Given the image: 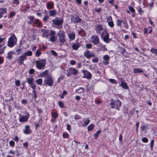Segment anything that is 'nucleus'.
Returning <instances> with one entry per match:
<instances>
[{"instance_id": "nucleus-1", "label": "nucleus", "mask_w": 157, "mask_h": 157, "mask_svg": "<svg viewBox=\"0 0 157 157\" xmlns=\"http://www.w3.org/2000/svg\"><path fill=\"white\" fill-rule=\"evenodd\" d=\"M33 55L32 51H29L23 53L21 56L19 57L16 60L17 63L19 65H22L24 61L27 59V56H31Z\"/></svg>"}, {"instance_id": "nucleus-2", "label": "nucleus", "mask_w": 157, "mask_h": 157, "mask_svg": "<svg viewBox=\"0 0 157 157\" xmlns=\"http://www.w3.org/2000/svg\"><path fill=\"white\" fill-rule=\"evenodd\" d=\"M52 25L55 26H52L54 27H56V28L58 29H60L62 28L63 24V20L62 18L56 17V19L52 20Z\"/></svg>"}, {"instance_id": "nucleus-3", "label": "nucleus", "mask_w": 157, "mask_h": 157, "mask_svg": "<svg viewBox=\"0 0 157 157\" xmlns=\"http://www.w3.org/2000/svg\"><path fill=\"white\" fill-rule=\"evenodd\" d=\"M36 64V67L39 70L44 69L45 67L46 64V60L45 59H39L38 60L35 61Z\"/></svg>"}, {"instance_id": "nucleus-4", "label": "nucleus", "mask_w": 157, "mask_h": 157, "mask_svg": "<svg viewBox=\"0 0 157 157\" xmlns=\"http://www.w3.org/2000/svg\"><path fill=\"white\" fill-rule=\"evenodd\" d=\"M121 102L119 99H116L114 100L113 99H111L110 105L111 107L113 108H116L118 110H119V108L121 106Z\"/></svg>"}, {"instance_id": "nucleus-5", "label": "nucleus", "mask_w": 157, "mask_h": 157, "mask_svg": "<svg viewBox=\"0 0 157 157\" xmlns=\"http://www.w3.org/2000/svg\"><path fill=\"white\" fill-rule=\"evenodd\" d=\"M109 34L106 30H103L101 35V38L106 43H109L111 41L112 39L109 38Z\"/></svg>"}, {"instance_id": "nucleus-6", "label": "nucleus", "mask_w": 157, "mask_h": 157, "mask_svg": "<svg viewBox=\"0 0 157 157\" xmlns=\"http://www.w3.org/2000/svg\"><path fill=\"white\" fill-rule=\"evenodd\" d=\"M54 81L51 75H49L46 76L44 81L43 86H48L50 87L53 86Z\"/></svg>"}, {"instance_id": "nucleus-7", "label": "nucleus", "mask_w": 157, "mask_h": 157, "mask_svg": "<svg viewBox=\"0 0 157 157\" xmlns=\"http://www.w3.org/2000/svg\"><path fill=\"white\" fill-rule=\"evenodd\" d=\"M17 38L14 34H13L8 40L7 45L10 48L13 47L17 44Z\"/></svg>"}, {"instance_id": "nucleus-8", "label": "nucleus", "mask_w": 157, "mask_h": 157, "mask_svg": "<svg viewBox=\"0 0 157 157\" xmlns=\"http://www.w3.org/2000/svg\"><path fill=\"white\" fill-rule=\"evenodd\" d=\"M57 35L59 37V40L61 43H63L66 41L65 33L63 30H59L57 32Z\"/></svg>"}, {"instance_id": "nucleus-9", "label": "nucleus", "mask_w": 157, "mask_h": 157, "mask_svg": "<svg viewBox=\"0 0 157 157\" xmlns=\"http://www.w3.org/2000/svg\"><path fill=\"white\" fill-rule=\"evenodd\" d=\"M50 38L49 40L52 42H55L57 39V36L56 35V31L51 30L50 31Z\"/></svg>"}, {"instance_id": "nucleus-10", "label": "nucleus", "mask_w": 157, "mask_h": 157, "mask_svg": "<svg viewBox=\"0 0 157 157\" xmlns=\"http://www.w3.org/2000/svg\"><path fill=\"white\" fill-rule=\"evenodd\" d=\"M82 19L77 14L72 15L71 16V21L74 23H76L80 22Z\"/></svg>"}, {"instance_id": "nucleus-11", "label": "nucleus", "mask_w": 157, "mask_h": 157, "mask_svg": "<svg viewBox=\"0 0 157 157\" xmlns=\"http://www.w3.org/2000/svg\"><path fill=\"white\" fill-rule=\"evenodd\" d=\"M27 82L33 90H36V85L33 83L34 78H27Z\"/></svg>"}, {"instance_id": "nucleus-12", "label": "nucleus", "mask_w": 157, "mask_h": 157, "mask_svg": "<svg viewBox=\"0 0 157 157\" xmlns=\"http://www.w3.org/2000/svg\"><path fill=\"white\" fill-rule=\"evenodd\" d=\"M90 41L94 44L96 45L99 44L100 40L97 35H93L91 37Z\"/></svg>"}, {"instance_id": "nucleus-13", "label": "nucleus", "mask_w": 157, "mask_h": 157, "mask_svg": "<svg viewBox=\"0 0 157 157\" xmlns=\"http://www.w3.org/2000/svg\"><path fill=\"white\" fill-rule=\"evenodd\" d=\"M95 30L97 34H99L101 35L102 31L105 30L103 29L102 25L98 24L95 26Z\"/></svg>"}, {"instance_id": "nucleus-14", "label": "nucleus", "mask_w": 157, "mask_h": 157, "mask_svg": "<svg viewBox=\"0 0 157 157\" xmlns=\"http://www.w3.org/2000/svg\"><path fill=\"white\" fill-rule=\"evenodd\" d=\"M84 56L87 59H89L91 57H94L95 56V53L91 52L89 50H86L84 53Z\"/></svg>"}, {"instance_id": "nucleus-15", "label": "nucleus", "mask_w": 157, "mask_h": 157, "mask_svg": "<svg viewBox=\"0 0 157 157\" xmlns=\"http://www.w3.org/2000/svg\"><path fill=\"white\" fill-rule=\"evenodd\" d=\"M29 117V113H28L26 116H20V118H19V122H26L28 121Z\"/></svg>"}, {"instance_id": "nucleus-16", "label": "nucleus", "mask_w": 157, "mask_h": 157, "mask_svg": "<svg viewBox=\"0 0 157 157\" xmlns=\"http://www.w3.org/2000/svg\"><path fill=\"white\" fill-rule=\"evenodd\" d=\"M82 72L84 75V76L83 77L84 78H86L88 79H90L92 78V76L91 73L89 71L85 70L83 71Z\"/></svg>"}, {"instance_id": "nucleus-17", "label": "nucleus", "mask_w": 157, "mask_h": 157, "mask_svg": "<svg viewBox=\"0 0 157 157\" xmlns=\"http://www.w3.org/2000/svg\"><path fill=\"white\" fill-rule=\"evenodd\" d=\"M32 132L31 130L30 129V126L28 125L25 126V128L23 131V132L26 135L30 134Z\"/></svg>"}, {"instance_id": "nucleus-18", "label": "nucleus", "mask_w": 157, "mask_h": 157, "mask_svg": "<svg viewBox=\"0 0 157 157\" xmlns=\"http://www.w3.org/2000/svg\"><path fill=\"white\" fill-rule=\"evenodd\" d=\"M70 73L74 75H76L78 73V71L73 67H71L68 70Z\"/></svg>"}, {"instance_id": "nucleus-19", "label": "nucleus", "mask_w": 157, "mask_h": 157, "mask_svg": "<svg viewBox=\"0 0 157 157\" xmlns=\"http://www.w3.org/2000/svg\"><path fill=\"white\" fill-rule=\"evenodd\" d=\"M41 32L42 33V36L43 37H45L47 39H48V30L44 29H41Z\"/></svg>"}, {"instance_id": "nucleus-20", "label": "nucleus", "mask_w": 157, "mask_h": 157, "mask_svg": "<svg viewBox=\"0 0 157 157\" xmlns=\"http://www.w3.org/2000/svg\"><path fill=\"white\" fill-rule=\"evenodd\" d=\"M81 46V44L78 43H72L71 47L74 50H77Z\"/></svg>"}, {"instance_id": "nucleus-21", "label": "nucleus", "mask_w": 157, "mask_h": 157, "mask_svg": "<svg viewBox=\"0 0 157 157\" xmlns=\"http://www.w3.org/2000/svg\"><path fill=\"white\" fill-rule=\"evenodd\" d=\"M103 59L104 61L103 62V63L105 65H107L109 63V57L108 55H105L103 56Z\"/></svg>"}, {"instance_id": "nucleus-22", "label": "nucleus", "mask_w": 157, "mask_h": 157, "mask_svg": "<svg viewBox=\"0 0 157 157\" xmlns=\"http://www.w3.org/2000/svg\"><path fill=\"white\" fill-rule=\"evenodd\" d=\"M69 41H71L74 40L75 38V34L74 32H71L67 34Z\"/></svg>"}, {"instance_id": "nucleus-23", "label": "nucleus", "mask_w": 157, "mask_h": 157, "mask_svg": "<svg viewBox=\"0 0 157 157\" xmlns=\"http://www.w3.org/2000/svg\"><path fill=\"white\" fill-rule=\"evenodd\" d=\"M28 18L29 21H28L27 23L29 25H32L33 22L35 20V17L33 16H28Z\"/></svg>"}, {"instance_id": "nucleus-24", "label": "nucleus", "mask_w": 157, "mask_h": 157, "mask_svg": "<svg viewBox=\"0 0 157 157\" xmlns=\"http://www.w3.org/2000/svg\"><path fill=\"white\" fill-rule=\"evenodd\" d=\"M7 13L6 9L5 8L0 9V19L3 17V15Z\"/></svg>"}, {"instance_id": "nucleus-25", "label": "nucleus", "mask_w": 157, "mask_h": 157, "mask_svg": "<svg viewBox=\"0 0 157 157\" xmlns=\"http://www.w3.org/2000/svg\"><path fill=\"white\" fill-rule=\"evenodd\" d=\"M120 86L124 89H127L129 88L127 86V84L126 82H123L122 81H121V83L120 84Z\"/></svg>"}, {"instance_id": "nucleus-26", "label": "nucleus", "mask_w": 157, "mask_h": 157, "mask_svg": "<svg viewBox=\"0 0 157 157\" xmlns=\"http://www.w3.org/2000/svg\"><path fill=\"white\" fill-rule=\"evenodd\" d=\"M34 23L37 25L36 27H39L42 25V23L40 20L38 19L35 20L34 21Z\"/></svg>"}, {"instance_id": "nucleus-27", "label": "nucleus", "mask_w": 157, "mask_h": 157, "mask_svg": "<svg viewBox=\"0 0 157 157\" xmlns=\"http://www.w3.org/2000/svg\"><path fill=\"white\" fill-rule=\"evenodd\" d=\"M46 6L48 10H50L54 8L53 3L50 2H48L46 4Z\"/></svg>"}, {"instance_id": "nucleus-28", "label": "nucleus", "mask_w": 157, "mask_h": 157, "mask_svg": "<svg viewBox=\"0 0 157 157\" xmlns=\"http://www.w3.org/2000/svg\"><path fill=\"white\" fill-rule=\"evenodd\" d=\"M49 73V71L48 70L45 71H44L41 73L40 74V76L42 77H46L48 76V74Z\"/></svg>"}, {"instance_id": "nucleus-29", "label": "nucleus", "mask_w": 157, "mask_h": 157, "mask_svg": "<svg viewBox=\"0 0 157 157\" xmlns=\"http://www.w3.org/2000/svg\"><path fill=\"white\" fill-rule=\"evenodd\" d=\"M75 91L78 94H81V93H83L84 92V88L80 87L79 88L75 90Z\"/></svg>"}, {"instance_id": "nucleus-30", "label": "nucleus", "mask_w": 157, "mask_h": 157, "mask_svg": "<svg viewBox=\"0 0 157 157\" xmlns=\"http://www.w3.org/2000/svg\"><path fill=\"white\" fill-rule=\"evenodd\" d=\"M49 12L50 16L51 17L54 16L56 14V11L55 10H50Z\"/></svg>"}, {"instance_id": "nucleus-31", "label": "nucleus", "mask_w": 157, "mask_h": 157, "mask_svg": "<svg viewBox=\"0 0 157 157\" xmlns=\"http://www.w3.org/2000/svg\"><path fill=\"white\" fill-rule=\"evenodd\" d=\"M90 120L88 118L85 121L84 123L82 124V127H86L89 123L90 122Z\"/></svg>"}, {"instance_id": "nucleus-32", "label": "nucleus", "mask_w": 157, "mask_h": 157, "mask_svg": "<svg viewBox=\"0 0 157 157\" xmlns=\"http://www.w3.org/2000/svg\"><path fill=\"white\" fill-rule=\"evenodd\" d=\"M141 129L144 132H146L148 128V127L147 125H144L141 126L140 127Z\"/></svg>"}, {"instance_id": "nucleus-33", "label": "nucleus", "mask_w": 157, "mask_h": 157, "mask_svg": "<svg viewBox=\"0 0 157 157\" xmlns=\"http://www.w3.org/2000/svg\"><path fill=\"white\" fill-rule=\"evenodd\" d=\"M133 71L135 73H143L144 72L142 70L138 68H134L133 69Z\"/></svg>"}, {"instance_id": "nucleus-34", "label": "nucleus", "mask_w": 157, "mask_h": 157, "mask_svg": "<svg viewBox=\"0 0 157 157\" xmlns=\"http://www.w3.org/2000/svg\"><path fill=\"white\" fill-rule=\"evenodd\" d=\"M99 45L100 47V50L103 51H105L107 50V48L105 47V46L102 44L101 43H99Z\"/></svg>"}, {"instance_id": "nucleus-35", "label": "nucleus", "mask_w": 157, "mask_h": 157, "mask_svg": "<svg viewBox=\"0 0 157 157\" xmlns=\"http://www.w3.org/2000/svg\"><path fill=\"white\" fill-rule=\"evenodd\" d=\"M36 83L40 85H42L43 82V80L41 78H39L36 80Z\"/></svg>"}, {"instance_id": "nucleus-36", "label": "nucleus", "mask_w": 157, "mask_h": 157, "mask_svg": "<svg viewBox=\"0 0 157 157\" xmlns=\"http://www.w3.org/2000/svg\"><path fill=\"white\" fill-rule=\"evenodd\" d=\"M101 131L100 130H99L94 134V136L95 139H96L98 137L99 134L101 133Z\"/></svg>"}, {"instance_id": "nucleus-37", "label": "nucleus", "mask_w": 157, "mask_h": 157, "mask_svg": "<svg viewBox=\"0 0 157 157\" xmlns=\"http://www.w3.org/2000/svg\"><path fill=\"white\" fill-rule=\"evenodd\" d=\"M122 22L124 28L126 29H128V25L127 23L126 20V19H124L122 21Z\"/></svg>"}, {"instance_id": "nucleus-38", "label": "nucleus", "mask_w": 157, "mask_h": 157, "mask_svg": "<svg viewBox=\"0 0 157 157\" xmlns=\"http://www.w3.org/2000/svg\"><path fill=\"white\" fill-rule=\"evenodd\" d=\"M150 51L153 54L155 53L156 56H157V49L156 48H152L150 49Z\"/></svg>"}, {"instance_id": "nucleus-39", "label": "nucleus", "mask_w": 157, "mask_h": 157, "mask_svg": "<svg viewBox=\"0 0 157 157\" xmlns=\"http://www.w3.org/2000/svg\"><path fill=\"white\" fill-rule=\"evenodd\" d=\"M94 125L93 124H90L88 126L87 129L89 131H91L93 129L94 127Z\"/></svg>"}, {"instance_id": "nucleus-40", "label": "nucleus", "mask_w": 157, "mask_h": 157, "mask_svg": "<svg viewBox=\"0 0 157 157\" xmlns=\"http://www.w3.org/2000/svg\"><path fill=\"white\" fill-rule=\"evenodd\" d=\"M41 54V51L39 49H37L36 52V56L37 57L39 56Z\"/></svg>"}, {"instance_id": "nucleus-41", "label": "nucleus", "mask_w": 157, "mask_h": 157, "mask_svg": "<svg viewBox=\"0 0 157 157\" xmlns=\"http://www.w3.org/2000/svg\"><path fill=\"white\" fill-rule=\"evenodd\" d=\"M49 18V16H48L47 15H45L44 17L43 18V21H44L46 22L47 21L48 19Z\"/></svg>"}, {"instance_id": "nucleus-42", "label": "nucleus", "mask_w": 157, "mask_h": 157, "mask_svg": "<svg viewBox=\"0 0 157 157\" xmlns=\"http://www.w3.org/2000/svg\"><path fill=\"white\" fill-rule=\"evenodd\" d=\"M11 52H8L7 54V56H6L7 58L9 60L11 59L13 57L12 55L10 54Z\"/></svg>"}, {"instance_id": "nucleus-43", "label": "nucleus", "mask_w": 157, "mask_h": 157, "mask_svg": "<svg viewBox=\"0 0 157 157\" xmlns=\"http://www.w3.org/2000/svg\"><path fill=\"white\" fill-rule=\"evenodd\" d=\"M52 117L54 118H56L58 116V114L55 112H53L52 114Z\"/></svg>"}, {"instance_id": "nucleus-44", "label": "nucleus", "mask_w": 157, "mask_h": 157, "mask_svg": "<svg viewBox=\"0 0 157 157\" xmlns=\"http://www.w3.org/2000/svg\"><path fill=\"white\" fill-rule=\"evenodd\" d=\"M35 90H33L32 91V94L33 96L34 99H36L37 98V95L36 92Z\"/></svg>"}, {"instance_id": "nucleus-45", "label": "nucleus", "mask_w": 157, "mask_h": 157, "mask_svg": "<svg viewBox=\"0 0 157 157\" xmlns=\"http://www.w3.org/2000/svg\"><path fill=\"white\" fill-rule=\"evenodd\" d=\"M109 82H111L112 83L115 84L117 83V81L114 79L110 78L109 79Z\"/></svg>"}, {"instance_id": "nucleus-46", "label": "nucleus", "mask_w": 157, "mask_h": 157, "mask_svg": "<svg viewBox=\"0 0 157 157\" xmlns=\"http://www.w3.org/2000/svg\"><path fill=\"white\" fill-rule=\"evenodd\" d=\"M16 14V13L14 11H12L10 13V17L12 18L13 16H15Z\"/></svg>"}, {"instance_id": "nucleus-47", "label": "nucleus", "mask_w": 157, "mask_h": 157, "mask_svg": "<svg viewBox=\"0 0 157 157\" xmlns=\"http://www.w3.org/2000/svg\"><path fill=\"white\" fill-rule=\"evenodd\" d=\"M58 104H59V105L62 108H64V104L60 101H59L58 102Z\"/></svg>"}, {"instance_id": "nucleus-48", "label": "nucleus", "mask_w": 157, "mask_h": 157, "mask_svg": "<svg viewBox=\"0 0 157 157\" xmlns=\"http://www.w3.org/2000/svg\"><path fill=\"white\" fill-rule=\"evenodd\" d=\"M128 8L129 9V10L132 13H134L135 12V10L132 7L129 6H128Z\"/></svg>"}, {"instance_id": "nucleus-49", "label": "nucleus", "mask_w": 157, "mask_h": 157, "mask_svg": "<svg viewBox=\"0 0 157 157\" xmlns=\"http://www.w3.org/2000/svg\"><path fill=\"white\" fill-rule=\"evenodd\" d=\"M108 23L109 26L110 27L113 28V27L114 24L113 21L110 22H109Z\"/></svg>"}, {"instance_id": "nucleus-50", "label": "nucleus", "mask_w": 157, "mask_h": 157, "mask_svg": "<svg viewBox=\"0 0 157 157\" xmlns=\"http://www.w3.org/2000/svg\"><path fill=\"white\" fill-rule=\"evenodd\" d=\"M15 85L16 86H19L20 85V82L19 80H16L15 81Z\"/></svg>"}, {"instance_id": "nucleus-51", "label": "nucleus", "mask_w": 157, "mask_h": 157, "mask_svg": "<svg viewBox=\"0 0 157 157\" xmlns=\"http://www.w3.org/2000/svg\"><path fill=\"white\" fill-rule=\"evenodd\" d=\"M122 22V21L120 20H117V25L119 26H121V23Z\"/></svg>"}, {"instance_id": "nucleus-52", "label": "nucleus", "mask_w": 157, "mask_h": 157, "mask_svg": "<svg viewBox=\"0 0 157 157\" xmlns=\"http://www.w3.org/2000/svg\"><path fill=\"white\" fill-rule=\"evenodd\" d=\"M86 47L87 49H90L92 47V45L90 43L87 44H86Z\"/></svg>"}, {"instance_id": "nucleus-53", "label": "nucleus", "mask_w": 157, "mask_h": 157, "mask_svg": "<svg viewBox=\"0 0 157 157\" xmlns=\"http://www.w3.org/2000/svg\"><path fill=\"white\" fill-rule=\"evenodd\" d=\"M51 53L54 56H57V52L54 50H52L51 51Z\"/></svg>"}, {"instance_id": "nucleus-54", "label": "nucleus", "mask_w": 157, "mask_h": 157, "mask_svg": "<svg viewBox=\"0 0 157 157\" xmlns=\"http://www.w3.org/2000/svg\"><path fill=\"white\" fill-rule=\"evenodd\" d=\"M112 21V18L111 16H110L107 18V23Z\"/></svg>"}, {"instance_id": "nucleus-55", "label": "nucleus", "mask_w": 157, "mask_h": 157, "mask_svg": "<svg viewBox=\"0 0 157 157\" xmlns=\"http://www.w3.org/2000/svg\"><path fill=\"white\" fill-rule=\"evenodd\" d=\"M9 144L10 146L13 147L15 145V142L11 140L10 141Z\"/></svg>"}, {"instance_id": "nucleus-56", "label": "nucleus", "mask_w": 157, "mask_h": 157, "mask_svg": "<svg viewBox=\"0 0 157 157\" xmlns=\"http://www.w3.org/2000/svg\"><path fill=\"white\" fill-rule=\"evenodd\" d=\"M92 61L94 63H97L98 61V58H94L92 59Z\"/></svg>"}, {"instance_id": "nucleus-57", "label": "nucleus", "mask_w": 157, "mask_h": 157, "mask_svg": "<svg viewBox=\"0 0 157 157\" xmlns=\"http://www.w3.org/2000/svg\"><path fill=\"white\" fill-rule=\"evenodd\" d=\"M142 141L144 143H146L148 142V140L146 137H144L142 139Z\"/></svg>"}, {"instance_id": "nucleus-58", "label": "nucleus", "mask_w": 157, "mask_h": 157, "mask_svg": "<svg viewBox=\"0 0 157 157\" xmlns=\"http://www.w3.org/2000/svg\"><path fill=\"white\" fill-rule=\"evenodd\" d=\"M81 118V117L78 114L76 115L74 117V119L75 120H78Z\"/></svg>"}, {"instance_id": "nucleus-59", "label": "nucleus", "mask_w": 157, "mask_h": 157, "mask_svg": "<svg viewBox=\"0 0 157 157\" xmlns=\"http://www.w3.org/2000/svg\"><path fill=\"white\" fill-rule=\"evenodd\" d=\"M139 122H137L136 123V133H137L138 132V128L139 127Z\"/></svg>"}, {"instance_id": "nucleus-60", "label": "nucleus", "mask_w": 157, "mask_h": 157, "mask_svg": "<svg viewBox=\"0 0 157 157\" xmlns=\"http://www.w3.org/2000/svg\"><path fill=\"white\" fill-rule=\"evenodd\" d=\"M6 46L0 49V54L4 53Z\"/></svg>"}, {"instance_id": "nucleus-61", "label": "nucleus", "mask_w": 157, "mask_h": 157, "mask_svg": "<svg viewBox=\"0 0 157 157\" xmlns=\"http://www.w3.org/2000/svg\"><path fill=\"white\" fill-rule=\"evenodd\" d=\"M76 62L73 60L70 61V64L72 65H74L75 64Z\"/></svg>"}, {"instance_id": "nucleus-62", "label": "nucleus", "mask_w": 157, "mask_h": 157, "mask_svg": "<svg viewBox=\"0 0 157 157\" xmlns=\"http://www.w3.org/2000/svg\"><path fill=\"white\" fill-rule=\"evenodd\" d=\"M154 143V141L153 140H151V141L150 147L152 149L153 147V144Z\"/></svg>"}, {"instance_id": "nucleus-63", "label": "nucleus", "mask_w": 157, "mask_h": 157, "mask_svg": "<svg viewBox=\"0 0 157 157\" xmlns=\"http://www.w3.org/2000/svg\"><path fill=\"white\" fill-rule=\"evenodd\" d=\"M35 72V70L34 69L32 68L30 69L29 71V73L30 74H32Z\"/></svg>"}, {"instance_id": "nucleus-64", "label": "nucleus", "mask_w": 157, "mask_h": 157, "mask_svg": "<svg viewBox=\"0 0 157 157\" xmlns=\"http://www.w3.org/2000/svg\"><path fill=\"white\" fill-rule=\"evenodd\" d=\"M63 136L64 138H67L69 136V135L67 133H64L63 135Z\"/></svg>"}]
</instances>
